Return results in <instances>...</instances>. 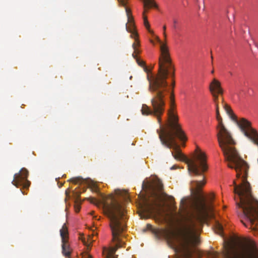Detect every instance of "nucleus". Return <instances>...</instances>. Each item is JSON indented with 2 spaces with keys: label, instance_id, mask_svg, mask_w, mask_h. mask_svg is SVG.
<instances>
[{
  "label": "nucleus",
  "instance_id": "nucleus-29",
  "mask_svg": "<svg viewBox=\"0 0 258 258\" xmlns=\"http://www.w3.org/2000/svg\"><path fill=\"white\" fill-rule=\"evenodd\" d=\"M147 229H149V230H151V229H152V225H151V224H148L147 225Z\"/></svg>",
  "mask_w": 258,
  "mask_h": 258
},
{
  "label": "nucleus",
  "instance_id": "nucleus-21",
  "mask_svg": "<svg viewBox=\"0 0 258 258\" xmlns=\"http://www.w3.org/2000/svg\"><path fill=\"white\" fill-rule=\"evenodd\" d=\"M133 38L135 39V42L136 43V46L137 48H138V47H139L140 45V42H139V40L138 39V36H137V37H132Z\"/></svg>",
  "mask_w": 258,
  "mask_h": 258
},
{
  "label": "nucleus",
  "instance_id": "nucleus-18",
  "mask_svg": "<svg viewBox=\"0 0 258 258\" xmlns=\"http://www.w3.org/2000/svg\"><path fill=\"white\" fill-rule=\"evenodd\" d=\"M213 96V100L214 102H219L218 93L216 92H211Z\"/></svg>",
  "mask_w": 258,
  "mask_h": 258
},
{
  "label": "nucleus",
  "instance_id": "nucleus-14",
  "mask_svg": "<svg viewBox=\"0 0 258 258\" xmlns=\"http://www.w3.org/2000/svg\"><path fill=\"white\" fill-rule=\"evenodd\" d=\"M146 12V11L145 10H144V11L143 13V19H144V25L145 27H146V28L147 29V30L148 31V32L150 33L153 34L154 32L152 30L150 29V25L149 22L148 21L147 16H145Z\"/></svg>",
  "mask_w": 258,
  "mask_h": 258
},
{
  "label": "nucleus",
  "instance_id": "nucleus-24",
  "mask_svg": "<svg viewBox=\"0 0 258 258\" xmlns=\"http://www.w3.org/2000/svg\"><path fill=\"white\" fill-rule=\"evenodd\" d=\"M75 211L78 213L79 212L80 209V206L79 205L76 204L75 206Z\"/></svg>",
  "mask_w": 258,
  "mask_h": 258
},
{
  "label": "nucleus",
  "instance_id": "nucleus-38",
  "mask_svg": "<svg viewBox=\"0 0 258 258\" xmlns=\"http://www.w3.org/2000/svg\"><path fill=\"white\" fill-rule=\"evenodd\" d=\"M257 48H258V47H257Z\"/></svg>",
  "mask_w": 258,
  "mask_h": 258
},
{
  "label": "nucleus",
  "instance_id": "nucleus-7",
  "mask_svg": "<svg viewBox=\"0 0 258 258\" xmlns=\"http://www.w3.org/2000/svg\"><path fill=\"white\" fill-rule=\"evenodd\" d=\"M60 235L62 243V253L66 257H69L71 255L72 250L68 242V231L66 224H64L60 230Z\"/></svg>",
  "mask_w": 258,
  "mask_h": 258
},
{
  "label": "nucleus",
  "instance_id": "nucleus-27",
  "mask_svg": "<svg viewBox=\"0 0 258 258\" xmlns=\"http://www.w3.org/2000/svg\"><path fill=\"white\" fill-rule=\"evenodd\" d=\"M115 194L118 195H121L122 194V192L120 190H115Z\"/></svg>",
  "mask_w": 258,
  "mask_h": 258
},
{
  "label": "nucleus",
  "instance_id": "nucleus-35",
  "mask_svg": "<svg viewBox=\"0 0 258 258\" xmlns=\"http://www.w3.org/2000/svg\"><path fill=\"white\" fill-rule=\"evenodd\" d=\"M221 100H222V104L223 105V103H225L224 102V99H223V98L222 97L221 99Z\"/></svg>",
  "mask_w": 258,
  "mask_h": 258
},
{
  "label": "nucleus",
  "instance_id": "nucleus-23",
  "mask_svg": "<svg viewBox=\"0 0 258 258\" xmlns=\"http://www.w3.org/2000/svg\"><path fill=\"white\" fill-rule=\"evenodd\" d=\"M166 25H164L163 26V35L165 38V39H166V37H167L166 33Z\"/></svg>",
  "mask_w": 258,
  "mask_h": 258
},
{
  "label": "nucleus",
  "instance_id": "nucleus-31",
  "mask_svg": "<svg viewBox=\"0 0 258 258\" xmlns=\"http://www.w3.org/2000/svg\"><path fill=\"white\" fill-rule=\"evenodd\" d=\"M177 168L176 166L174 165V166H172V167H171V168H170V169H171V170H173V169H175V168Z\"/></svg>",
  "mask_w": 258,
  "mask_h": 258
},
{
  "label": "nucleus",
  "instance_id": "nucleus-10",
  "mask_svg": "<svg viewBox=\"0 0 258 258\" xmlns=\"http://www.w3.org/2000/svg\"><path fill=\"white\" fill-rule=\"evenodd\" d=\"M126 29L127 31L131 33V37H135L138 36V33L136 30L135 24L133 23H126Z\"/></svg>",
  "mask_w": 258,
  "mask_h": 258
},
{
  "label": "nucleus",
  "instance_id": "nucleus-32",
  "mask_svg": "<svg viewBox=\"0 0 258 258\" xmlns=\"http://www.w3.org/2000/svg\"><path fill=\"white\" fill-rule=\"evenodd\" d=\"M214 198V195H211V196H210V199L211 200H213Z\"/></svg>",
  "mask_w": 258,
  "mask_h": 258
},
{
  "label": "nucleus",
  "instance_id": "nucleus-33",
  "mask_svg": "<svg viewBox=\"0 0 258 258\" xmlns=\"http://www.w3.org/2000/svg\"><path fill=\"white\" fill-rule=\"evenodd\" d=\"M66 194L67 195V196H69V189H68L66 191Z\"/></svg>",
  "mask_w": 258,
  "mask_h": 258
},
{
  "label": "nucleus",
  "instance_id": "nucleus-13",
  "mask_svg": "<svg viewBox=\"0 0 258 258\" xmlns=\"http://www.w3.org/2000/svg\"><path fill=\"white\" fill-rule=\"evenodd\" d=\"M132 56L136 60V61L138 65L142 67H143L144 71L148 73V69L146 66L145 62L144 60H141L139 58H138L137 56L135 54V53L132 54Z\"/></svg>",
  "mask_w": 258,
  "mask_h": 258
},
{
  "label": "nucleus",
  "instance_id": "nucleus-12",
  "mask_svg": "<svg viewBox=\"0 0 258 258\" xmlns=\"http://www.w3.org/2000/svg\"><path fill=\"white\" fill-rule=\"evenodd\" d=\"M144 7L145 10L147 12L146 9H149L151 7L157 8V5L154 0H144Z\"/></svg>",
  "mask_w": 258,
  "mask_h": 258
},
{
  "label": "nucleus",
  "instance_id": "nucleus-5",
  "mask_svg": "<svg viewBox=\"0 0 258 258\" xmlns=\"http://www.w3.org/2000/svg\"><path fill=\"white\" fill-rule=\"evenodd\" d=\"M174 107V96H171L170 109L168 112V125L170 129L166 132L160 133L159 137L163 145L168 148L172 149L173 151L171 152L176 153L181 150L176 142L175 138L182 141H186L187 139L180 125L177 122V116L173 111Z\"/></svg>",
  "mask_w": 258,
  "mask_h": 258
},
{
  "label": "nucleus",
  "instance_id": "nucleus-39",
  "mask_svg": "<svg viewBox=\"0 0 258 258\" xmlns=\"http://www.w3.org/2000/svg\"><path fill=\"white\" fill-rule=\"evenodd\" d=\"M257 48H258V47H257Z\"/></svg>",
  "mask_w": 258,
  "mask_h": 258
},
{
  "label": "nucleus",
  "instance_id": "nucleus-4",
  "mask_svg": "<svg viewBox=\"0 0 258 258\" xmlns=\"http://www.w3.org/2000/svg\"><path fill=\"white\" fill-rule=\"evenodd\" d=\"M111 200L110 204L106 200V197L102 196V206L104 214L110 220V227L112 232V241L115 242L113 247L103 248L102 254L105 258H114V254L116 250L123 246L124 244L119 236L125 230L126 225L124 223V211L121 204L117 201L112 195L109 196Z\"/></svg>",
  "mask_w": 258,
  "mask_h": 258
},
{
  "label": "nucleus",
  "instance_id": "nucleus-28",
  "mask_svg": "<svg viewBox=\"0 0 258 258\" xmlns=\"http://www.w3.org/2000/svg\"><path fill=\"white\" fill-rule=\"evenodd\" d=\"M217 226L218 227V229H219V231H222V226L219 223H218Z\"/></svg>",
  "mask_w": 258,
  "mask_h": 258
},
{
  "label": "nucleus",
  "instance_id": "nucleus-40",
  "mask_svg": "<svg viewBox=\"0 0 258 258\" xmlns=\"http://www.w3.org/2000/svg\"><path fill=\"white\" fill-rule=\"evenodd\" d=\"M257 48H258V47H257Z\"/></svg>",
  "mask_w": 258,
  "mask_h": 258
},
{
  "label": "nucleus",
  "instance_id": "nucleus-26",
  "mask_svg": "<svg viewBox=\"0 0 258 258\" xmlns=\"http://www.w3.org/2000/svg\"><path fill=\"white\" fill-rule=\"evenodd\" d=\"M90 202L92 203L96 204L97 202V200L95 198H91Z\"/></svg>",
  "mask_w": 258,
  "mask_h": 258
},
{
  "label": "nucleus",
  "instance_id": "nucleus-22",
  "mask_svg": "<svg viewBox=\"0 0 258 258\" xmlns=\"http://www.w3.org/2000/svg\"><path fill=\"white\" fill-rule=\"evenodd\" d=\"M118 3L123 6H125L127 4V0H117Z\"/></svg>",
  "mask_w": 258,
  "mask_h": 258
},
{
  "label": "nucleus",
  "instance_id": "nucleus-19",
  "mask_svg": "<svg viewBox=\"0 0 258 258\" xmlns=\"http://www.w3.org/2000/svg\"><path fill=\"white\" fill-rule=\"evenodd\" d=\"M132 47L134 50V51L133 53H135V54L137 56V54H140L141 53V51L138 48L136 47L135 43H134L133 44Z\"/></svg>",
  "mask_w": 258,
  "mask_h": 258
},
{
  "label": "nucleus",
  "instance_id": "nucleus-25",
  "mask_svg": "<svg viewBox=\"0 0 258 258\" xmlns=\"http://www.w3.org/2000/svg\"><path fill=\"white\" fill-rule=\"evenodd\" d=\"M216 107V110H219V102H214Z\"/></svg>",
  "mask_w": 258,
  "mask_h": 258
},
{
  "label": "nucleus",
  "instance_id": "nucleus-2",
  "mask_svg": "<svg viewBox=\"0 0 258 258\" xmlns=\"http://www.w3.org/2000/svg\"><path fill=\"white\" fill-rule=\"evenodd\" d=\"M216 119L218 121L217 126V138L228 167L234 169L237 178H240L239 184L233 181L234 192L237 194L239 202H236V207L241 209L240 215H258V201L251 195L249 182L247 181L249 166L239 155L234 145L235 142L231 134L224 126L219 110H216Z\"/></svg>",
  "mask_w": 258,
  "mask_h": 258
},
{
  "label": "nucleus",
  "instance_id": "nucleus-37",
  "mask_svg": "<svg viewBox=\"0 0 258 258\" xmlns=\"http://www.w3.org/2000/svg\"><path fill=\"white\" fill-rule=\"evenodd\" d=\"M174 85H175V83H174V82H173V86H174Z\"/></svg>",
  "mask_w": 258,
  "mask_h": 258
},
{
  "label": "nucleus",
  "instance_id": "nucleus-17",
  "mask_svg": "<svg viewBox=\"0 0 258 258\" xmlns=\"http://www.w3.org/2000/svg\"><path fill=\"white\" fill-rule=\"evenodd\" d=\"M83 179L81 177L73 178L70 180V181L75 184L79 183L80 182H82Z\"/></svg>",
  "mask_w": 258,
  "mask_h": 258
},
{
  "label": "nucleus",
  "instance_id": "nucleus-15",
  "mask_svg": "<svg viewBox=\"0 0 258 258\" xmlns=\"http://www.w3.org/2000/svg\"><path fill=\"white\" fill-rule=\"evenodd\" d=\"M125 12L126 14V16L127 18V23H135L134 17L132 14L131 10L127 7H125Z\"/></svg>",
  "mask_w": 258,
  "mask_h": 258
},
{
  "label": "nucleus",
  "instance_id": "nucleus-8",
  "mask_svg": "<svg viewBox=\"0 0 258 258\" xmlns=\"http://www.w3.org/2000/svg\"><path fill=\"white\" fill-rule=\"evenodd\" d=\"M223 106L226 113L230 116V118L236 123L240 128V123L242 122V120L248 121L247 119L244 118H242L238 120L237 116L233 113L231 107L227 104L223 103Z\"/></svg>",
  "mask_w": 258,
  "mask_h": 258
},
{
  "label": "nucleus",
  "instance_id": "nucleus-20",
  "mask_svg": "<svg viewBox=\"0 0 258 258\" xmlns=\"http://www.w3.org/2000/svg\"><path fill=\"white\" fill-rule=\"evenodd\" d=\"M172 27L174 30H176L177 28L178 20L175 18H173L172 19Z\"/></svg>",
  "mask_w": 258,
  "mask_h": 258
},
{
  "label": "nucleus",
  "instance_id": "nucleus-36",
  "mask_svg": "<svg viewBox=\"0 0 258 258\" xmlns=\"http://www.w3.org/2000/svg\"><path fill=\"white\" fill-rule=\"evenodd\" d=\"M150 42H151L152 43L154 44V41H153L152 40H150Z\"/></svg>",
  "mask_w": 258,
  "mask_h": 258
},
{
  "label": "nucleus",
  "instance_id": "nucleus-16",
  "mask_svg": "<svg viewBox=\"0 0 258 258\" xmlns=\"http://www.w3.org/2000/svg\"><path fill=\"white\" fill-rule=\"evenodd\" d=\"M92 241V240L91 239L90 237L88 238L87 241H86L85 239L82 240L84 244L87 247L88 249H89L91 247Z\"/></svg>",
  "mask_w": 258,
  "mask_h": 258
},
{
  "label": "nucleus",
  "instance_id": "nucleus-6",
  "mask_svg": "<svg viewBox=\"0 0 258 258\" xmlns=\"http://www.w3.org/2000/svg\"><path fill=\"white\" fill-rule=\"evenodd\" d=\"M28 176V170L25 168H22L19 172L14 175L12 183L17 187L23 186V188L27 189L30 185V182L27 179Z\"/></svg>",
  "mask_w": 258,
  "mask_h": 258
},
{
  "label": "nucleus",
  "instance_id": "nucleus-11",
  "mask_svg": "<svg viewBox=\"0 0 258 258\" xmlns=\"http://www.w3.org/2000/svg\"><path fill=\"white\" fill-rule=\"evenodd\" d=\"M146 207L144 209L147 212L150 213L155 211L156 208L160 207V204L157 203L156 201H154L152 204L147 203Z\"/></svg>",
  "mask_w": 258,
  "mask_h": 258
},
{
  "label": "nucleus",
  "instance_id": "nucleus-30",
  "mask_svg": "<svg viewBox=\"0 0 258 258\" xmlns=\"http://www.w3.org/2000/svg\"><path fill=\"white\" fill-rule=\"evenodd\" d=\"M162 186H163L162 184L161 183H159V185H158V189H159V190H161V189H162Z\"/></svg>",
  "mask_w": 258,
  "mask_h": 258
},
{
  "label": "nucleus",
  "instance_id": "nucleus-3",
  "mask_svg": "<svg viewBox=\"0 0 258 258\" xmlns=\"http://www.w3.org/2000/svg\"><path fill=\"white\" fill-rule=\"evenodd\" d=\"M158 41L160 43V56L159 60L158 75L157 77L147 75L149 82V91L152 93L153 97L151 100L152 109L146 104H143L142 108V113L143 115H153L157 118L159 123L161 122V116L165 109V94L166 90L167 83L166 79L170 70L172 69L171 74L174 76V69L171 63L169 48L166 43H164L156 37Z\"/></svg>",
  "mask_w": 258,
  "mask_h": 258
},
{
  "label": "nucleus",
  "instance_id": "nucleus-1",
  "mask_svg": "<svg viewBox=\"0 0 258 258\" xmlns=\"http://www.w3.org/2000/svg\"><path fill=\"white\" fill-rule=\"evenodd\" d=\"M196 151L194 159L187 158L181 151L171 152L175 159L187 164L188 171L194 177L191 186L196 200L187 203V199L184 198L180 203V216L185 221L184 227L177 233L165 229L157 233L168 238H174L176 243V251L179 253L180 258H191L194 247L199 242L197 231L208 218L214 216L212 208L207 205L205 198L200 193L201 189L206 184L204 173L208 170L206 155L200 149H197Z\"/></svg>",
  "mask_w": 258,
  "mask_h": 258
},
{
  "label": "nucleus",
  "instance_id": "nucleus-9",
  "mask_svg": "<svg viewBox=\"0 0 258 258\" xmlns=\"http://www.w3.org/2000/svg\"><path fill=\"white\" fill-rule=\"evenodd\" d=\"M210 92H216L222 95L223 90L221 86L220 82L217 80L214 79L209 86Z\"/></svg>",
  "mask_w": 258,
  "mask_h": 258
},
{
  "label": "nucleus",
  "instance_id": "nucleus-34",
  "mask_svg": "<svg viewBox=\"0 0 258 258\" xmlns=\"http://www.w3.org/2000/svg\"><path fill=\"white\" fill-rule=\"evenodd\" d=\"M86 258H91V256L90 255L87 254Z\"/></svg>",
  "mask_w": 258,
  "mask_h": 258
}]
</instances>
